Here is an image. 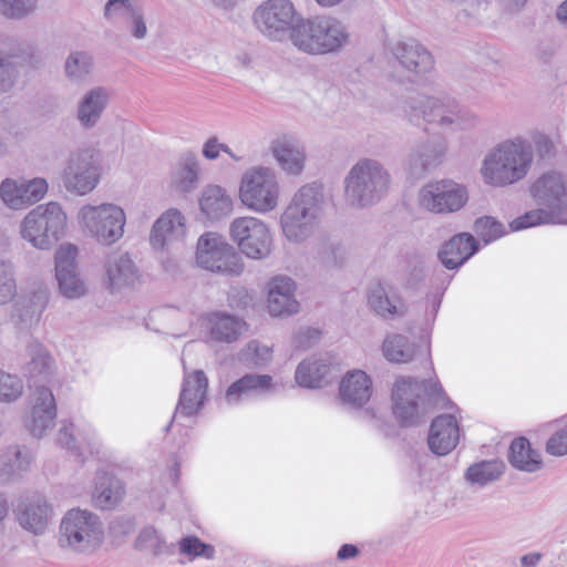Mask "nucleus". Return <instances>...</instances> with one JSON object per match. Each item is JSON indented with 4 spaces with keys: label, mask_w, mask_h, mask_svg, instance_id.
<instances>
[{
    "label": "nucleus",
    "mask_w": 567,
    "mask_h": 567,
    "mask_svg": "<svg viewBox=\"0 0 567 567\" xmlns=\"http://www.w3.org/2000/svg\"><path fill=\"white\" fill-rule=\"evenodd\" d=\"M37 9L38 0H0V14L9 20H23Z\"/></svg>",
    "instance_id": "nucleus-49"
},
{
    "label": "nucleus",
    "mask_w": 567,
    "mask_h": 567,
    "mask_svg": "<svg viewBox=\"0 0 567 567\" xmlns=\"http://www.w3.org/2000/svg\"><path fill=\"white\" fill-rule=\"evenodd\" d=\"M391 175L378 159H359L343 178V196L351 208L362 209L378 204L389 192Z\"/></svg>",
    "instance_id": "nucleus-6"
},
{
    "label": "nucleus",
    "mask_w": 567,
    "mask_h": 567,
    "mask_svg": "<svg viewBox=\"0 0 567 567\" xmlns=\"http://www.w3.org/2000/svg\"><path fill=\"white\" fill-rule=\"evenodd\" d=\"M178 550L181 555L188 557L189 560L197 558L212 560L216 556L215 547L204 543L195 535L182 537L178 542Z\"/></svg>",
    "instance_id": "nucleus-47"
},
{
    "label": "nucleus",
    "mask_w": 567,
    "mask_h": 567,
    "mask_svg": "<svg viewBox=\"0 0 567 567\" xmlns=\"http://www.w3.org/2000/svg\"><path fill=\"white\" fill-rule=\"evenodd\" d=\"M238 357L247 367H266L272 359V349L257 340H251L240 350Z\"/></svg>",
    "instance_id": "nucleus-48"
},
{
    "label": "nucleus",
    "mask_w": 567,
    "mask_h": 567,
    "mask_svg": "<svg viewBox=\"0 0 567 567\" xmlns=\"http://www.w3.org/2000/svg\"><path fill=\"white\" fill-rule=\"evenodd\" d=\"M431 460L432 458L426 453L414 454L409 464L408 477L416 484H423L429 481V463Z\"/></svg>",
    "instance_id": "nucleus-56"
},
{
    "label": "nucleus",
    "mask_w": 567,
    "mask_h": 567,
    "mask_svg": "<svg viewBox=\"0 0 567 567\" xmlns=\"http://www.w3.org/2000/svg\"><path fill=\"white\" fill-rule=\"evenodd\" d=\"M296 284L286 276L272 278L268 285V310L272 317L291 316L300 305L295 296Z\"/></svg>",
    "instance_id": "nucleus-23"
},
{
    "label": "nucleus",
    "mask_w": 567,
    "mask_h": 567,
    "mask_svg": "<svg viewBox=\"0 0 567 567\" xmlns=\"http://www.w3.org/2000/svg\"><path fill=\"white\" fill-rule=\"evenodd\" d=\"M321 332L316 328H303L295 334V346L299 349H308L320 339Z\"/></svg>",
    "instance_id": "nucleus-61"
},
{
    "label": "nucleus",
    "mask_w": 567,
    "mask_h": 567,
    "mask_svg": "<svg viewBox=\"0 0 567 567\" xmlns=\"http://www.w3.org/2000/svg\"><path fill=\"white\" fill-rule=\"evenodd\" d=\"M78 247L61 245L55 252V278L61 295L68 299H79L86 293V285L76 268Z\"/></svg>",
    "instance_id": "nucleus-19"
},
{
    "label": "nucleus",
    "mask_w": 567,
    "mask_h": 567,
    "mask_svg": "<svg viewBox=\"0 0 567 567\" xmlns=\"http://www.w3.org/2000/svg\"><path fill=\"white\" fill-rule=\"evenodd\" d=\"M25 351L29 357L27 371L30 377L45 378L53 362L45 347L39 340L30 338L27 341Z\"/></svg>",
    "instance_id": "nucleus-44"
},
{
    "label": "nucleus",
    "mask_w": 567,
    "mask_h": 567,
    "mask_svg": "<svg viewBox=\"0 0 567 567\" xmlns=\"http://www.w3.org/2000/svg\"><path fill=\"white\" fill-rule=\"evenodd\" d=\"M244 327V321L226 312L214 311L205 316V330L212 342H235L243 333Z\"/></svg>",
    "instance_id": "nucleus-32"
},
{
    "label": "nucleus",
    "mask_w": 567,
    "mask_h": 567,
    "mask_svg": "<svg viewBox=\"0 0 567 567\" xmlns=\"http://www.w3.org/2000/svg\"><path fill=\"white\" fill-rule=\"evenodd\" d=\"M326 205L323 186L312 182L301 186L291 197L280 217L285 238L290 243H303L320 225Z\"/></svg>",
    "instance_id": "nucleus-5"
},
{
    "label": "nucleus",
    "mask_w": 567,
    "mask_h": 567,
    "mask_svg": "<svg viewBox=\"0 0 567 567\" xmlns=\"http://www.w3.org/2000/svg\"><path fill=\"white\" fill-rule=\"evenodd\" d=\"M93 55L83 50L71 51L64 62V75L72 84L85 83L93 73Z\"/></svg>",
    "instance_id": "nucleus-41"
},
{
    "label": "nucleus",
    "mask_w": 567,
    "mask_h": 567,
    "mask_svg": "<svg viewBox=\"0 0 567 567\" xmlns=\"http://www.w3.org/2000/svg\"><path fill=\"white\" fill-rule=\"evenodd\" d=\"M173 186L182 193L196 188L199 179V163L195 155H186L179 166L172 173Z\"/></svg>",
    "instance_id": "nucleus-43"
},
{
    "label": "nucleus",
    "mask_w": 567,
    "mask_h": 567,
    "mask_svg": "<svg viewBox=\"0 0 567 567\" xmlns=\"http://www.w3.org/2000/svg\"><path fill=\"white\" fill-rule=\"evenodd\" d=\"M112 90L96 85L85 91L76 104L75 117L81 127L91 130L102 120L112 101Z\"/></svg>",
    "instance_id": "nucleus-20"
},
{
    "label": "nucleus",
    "mask_w": 567,
    "mask_h": 567,
    "mask_svg": "<svg viewBox=\"0 0 567 567\" xmlns=\"http://www.w3.org/2000/svg\"><path fill=\"white\" fill-rule=\"evenodd\" d=\"M536 152L540 157L549 156L554 153L555 146L549 136L538 133L533 137Z\"/></svg>",
    "instance_id": "nucleus-63"
},
{
    "label": "nucleus",
    "mask_w": 567,
    "mask_h": 567,
    "mask_svg": "<svg viewBox=\"0 0 567 567\" xmlns=\"http://www.w3.org/2000/svg\"><path fill=\"white\" fill-rule=\"evenodd\" d=\"M104 536L103 522L87 509L68 511L60 524L61 546L80 554L96 551L103 544Z\"/></svg>",
    "instance_id": "nucleus-10"
},
{
    "label": "nucleus",
    "mask_w": 567,
    "mask_h": 567,
    "mask_svg": "<svg viewBox=\"0 0 567 567\" xmlns=\"http://www.w3.org/2000/svg\"><path fill=\"white\" fill-rule=\"evenodd\" d=\"M19 79L17 65L8 58L0 56V95L10 93Z\"/></svg>",
    "instance_id": "nucleus-57"
},
{
    "label": "nucleus",
    "mask_w": 567,
    "mask_h": 567,
    "mask_svg": "<svg viewBox=\"0 0 567 567\" xmlns=\"http://www.w3.org/2000/svg\"><path fill=\"white\" fill-rule=\"evenodd\" d=\"M508 461L513 467L528 473H534L542 466L539 452L532 449L530 442L525 437H517L512 442Z\"/></svg>",
    "instance_id": "nucleus-40"
},
{
    "label": "nucleus",
    "mask_w": 567,
    "mask_h": 567,
    "mask_svg": "<svg viewBox=\"0 0 567 567\" xmlns=\"http://www.w3.org/2000/svg\"><path fill=\"white\" fill-rule=\"evenodd\" d=\"M56 417V403L52 391L47 386H37L30 416L25 420V426L31 434L41 437L53 427Z\"/></svg>",
    "instance_id": "nucleus-22"
},
{
    "label": "nucleus",
    "mask_w": 567,
    "mask_h": 567,
    "mask_svg": "<svg viewBox=\"0 0 567 567\" xmlns=\"http://www.w3.org/2000/svg\"><path fill=\"white\" fill-rule=\"evenodd\" d=\"M208 380L202 370H196L189 375H185L178 404L173 415L172 423L181 416L190 417L195 415L204 405Z\"/></svg>",
    "instance_id": "nucleus-21"
},
{
    "label": "nucleus",
    "mask_w": 567,
    "mask_h": 567,
    "mask_svg": "<svg viewBox=\"0 0 567 567\" xmlns=\"http://www.w3.org/2000/svg\"><path fill=\"white\" fill-rule=\"evenodd\" d=\"M229 234L241 254L250 259H265L272 250V236L268 225L252 216L235 218Z\"/></svg>",
    "instance_id": "nucleus-14"
},
{
    "label": "nucleus",
    "mask_w": 567,
    "mask_h": 567,
    "mask_svg": "<svg viewBox=\"0 0 567 567\" xmlns=\"http://www.w3.org/2000/svg\"><path fill=\"white\" fill-rule=\"evenodd\" d=\"M105 272V285L111 290L132 287L140 280L138 269L127 252L109 256Z\"/></svg>",
    "instance_id": "nucleus-31"
},
{
    "label": "nucleus",
    "mask_w": 567,
    "mask_h": 567,
    "mask_svg": "<svg viewBox=\"0 0 567 567\" xmlns=\"http://www.w3.org/2000/svg\"><path fill=\"white\" fill-rule=\"evenodd\" d=\"M318 254L327 267H340L347 258L346 249L337 241L322 244L318 249Z\"/></svg>",
    "instance_id": "nucleus-55"
},
{
    "label": "nucleus",
    "mask_w": 567,
    "mask_h": 567,
    "mask_svg": "<svg viewBox=\"0 0 567 567\" xmlns=\"http://www.w3.org/2000/svg\"><path fill=\"white\" fill-rule=\"evenodd\" d=\"M51 508L44 497L35 496L28 499L18 514L20 526L35 535L43 534L51 518Z\"/></svg>",
    "instance_id": "nucleus-37"
},
{
    "label": "nucleus",
    "mask_w": 567,
    "mask_h": 567,
    "mask_svg": "<svg viewBox=\"0 0 567 567\" xmlns=\"http://www.w3.org/2000/svg\"><path fill=\"white\" fill-rule=\"evenodd\" d=\"M81 230L103 246H111L124 236L126 214L113 203L85 204L76 215Z\"/></svg>",
    "instance_id": "nucleus-11"
},
{
    "label": "nucleus",
    "mask_w": 567,
    "mask_h": 567,
    "mask_svg": "<svg viewBox=\"0 0 567 567\" xmlns=\"http://www.w3.org/2000/svg\"><path fill=\"white\" fill-rule=\"evenodd\" d=\"M503 471L504 466L501 462L482 461L467 468L465 480L472 486L484 487L498 480Z\"/></svg>",
    "instance_id": "nucleus-45"
},
{
    "label": "nucleus",
    "mask_w": 567,
    "mask_h": 567,
    "mask_svg": "<svg viewBox=\"0 0 567 567\" xmlns=\"http://www.w3.org/2000/svg\"><path fill=\"white\" fill-rule=\"evenodd\" d=\"M532 195L540 206L515 218L509 227L513 231L545 224H561L567 213V181L556 171L542 174L532 185Z\"/></svg>",
    "instance_id": "nucleus-4"
},
{
    "label": "nucleus",
    "mask_w": 567,
    "mask_h": 567,
    "mask_svg": "<svg viewBox=\"0 0 567 567\" xmlns=\"http://www.w3.org/2000/svg\"><path fill=\"white\" fill-rule=\"evenodd\" d=\"M121 29L137 41L146 39L148 34V27L143 4H141L135 12L128 17V20Z\"/></svg>",
    "instance_id": "nucleus-53"
},
{
    "label": "nucleus",
    "mask_w": 567,
    "mask_h": 567,
    "mask_svg": "<svg viewBox=\"0 0 567 567\" xmlns=\"http://www.w3.org/2000/svg\"><path fill=\"white\" fill-rule=\"evenodd\" d=\"M392 54L415 83L425 84L434 71L432 53L414 40L398 42Z\"/></svg>",
    "instance_id": "nucleus-18"
},
{
    "label": "nucleus",
    "mask_w": 567,
    "mask_h": 567,
    "mask_svg": "<svg viewBox=\"0 0 567 567\" xmlns=\"http://www.w3.org/2000/svg\"><path fill=\"white\" fill-rule=\"evenodd\" d=\"M49 303V293L45 290H39L31 293L19 308V322L24 329L37 327Z\"/></svg>",
    "instance_id": "nucleus-42"
},
{
    "label": "nucleus",
    "mask_w": 567,
    "mask_h": 567,
    "mask_svg": "<svg viewBox=\"0 0 567 567\" xmlns=\"http://www.w3.org/2000/svg\"><path fill=\"white\" fill-rule=\"evenodd\" d=\"M141 4L138 0H107L103 11L104 18L121 29Z\"/></svg>",
    "instance_id": "nucleus-46"
},
{
    "label": "nucleus",
    "mask_w": 567,
    "mask_h": 567,
    "mask_svg": "<svg viewBox=\"0 0 567 567\" xmlns=\"http://www.w3.org/2000/svg\"><path fill=\"white\" fill-rule=\"evenodd\" d=\"M124 483L107 472H97L94 478L92 501L101 509L115 508L125 497Z\"/></svg>",
    "instance_id": "nucleus-34"
},
{
    "label": "nucleus",
    "mask_w": 567,
    "mask_h": 567,
    "mask_svg": "<svg viewBox=\"0 0 567 567\" xmlns=\"http://www.w3.org/2000/svg\"><path fill=\"white\" fill-rule=\"evenodd\" d=\"M97 439V432L91 424H75L72 421H64L58 432L56 440L62 447L76 454H83L86 449L96 444Z\"/></svg>",
    "instance_id": "nucleus-33"
},
{
    "label": "nucleus",
    "mask_w": 567,
    "mask_h": 567,
    "mask_svg": "<svg viewBox=\"0 0 567 567\" xmlns=\"http://www.w3.org/2000/svg\"><path fill=\"white\" fill-rule=\"evenodd\" d=\"M467 199L465 186L452 179L429 182L417 194L420 207L433 214L455 213L464 207Z\"/></svg>",
    "instance_id": "nucleus-15"
},
{
    "label": "nucleus",
    "mask_w": 567,
    "mask_h": 567,
    "mask_svg": "<svg viewBox=\"0 0 567 567\" xmlns=\"http://www.w3.org/2000/svg\"><path fill=\"white\" fill-rule=\"evenodd\" d=\"M329 371L330 361L327 358L311 357L299 363L295 379L303 388H322L328 383Z\"/></svg>",
    "instance_id": "nucleus-39"
},
{
    "label": "nucleus",
    "mask_w": 567,
    "mask_h": 567,
    "mask_svg": "<svg viewBox=\"0 0 567 567\" xmlns=\"http://www.w3.org/2000/svg\"><path fill=\"white\" fill-rule=\"evenodd\" d=\"M22 380L14 375L0 370V401L13 402L23 393Z\"/></svg>",
    "instance_id": "nucleus-54"
},
{
    "label": "nucleus",
    "mask_w": 567,
    "mask_h": 567,
    "mask_svg": "<svg viewBox=\"0 0 567 567\" xmlns=\"http://www.w3.org/2000/svg\"><path fill=\"white\" fill-rule=\"evenodd\" d=\"M460 440V427L454 415L443 414L436 416L429 434V447L436 455H446L453 451Z\"/></svg>",
    "instance_id": "nucleus-28"
},
{
    "label": "nucleus",
    "mask_w": 567,
    "mask_h": 567,
    "mask_svg": "<svg viewBox=\"0 0 567 567\" xmlns=\"http://www.w3.org/2000/svg\"><path fill=\"white\" fill-rule=\"evenodd\" d=\"M382 353L391 363L405 364L425 357L430 362V346L411 341L401 333H389L382 342Z\"/></svg>",
    "instance_id": "nucleus-24"
},
{
    "label": "nucleus",
    "mask_w": 567,
    "mask_h": 567,
    "mask_svg": "<svg viewBox=\"0 0 567 567\" xmlns=\"http://www.w3.org/2000/svg\"><path fill=\"white\" fill-rule=\"evenodd\" d=\"M61 182L72 195L84 196L94 190L100 182V169L93 155L86 150L72 152L62 169Z\"/></svg>",
    "instance_id": "nucleus-16"
},
{
    "label": "nucleus",
    "mask_w": 567,
    "mask_h": 567,
    "mask_svg": "<svg viewBox=\"0 0 567 567\" xmlns=\"http://www.w3.org/2000/svg\"><path fill=\"white\" fill-rule=\"evenodd\" d=\"M198 202L202 214L210 221L220 220L233 212V199L219 185L205 186Z\"/></svg>",
    "instance_id": "nucleus-38"
},
{
    "label": "nucleus",
    "mask_w": 567,
    "mask_h": 567,
    "mask_svg": "<svg viewBox=\"0 0 567 567\" xmlns=\"http://www.w3.org/2000/svg\"><path fill=\"white\" fill-rule=\"evenodd\" d=\"M445 152L446 145L443 141H427L420 144L409 157L411 175L419 178L437 167L443 162Z\"/></svg>",
    "instance_id": "nucleus-35"
},
{
    "label": "nucleus",
    "mask_w": 567,
    "mask_h": 567,
    "mask_svg": "<svg viewBox=\"0 0 567 567\" xmlns=\"http://www.w3.org/2000/svg\"><path fill=\"white\" fill-rule=\"evenodd\" d=\"M186 218L177 208L165 210L153 224L150 244L155 250L178 251L185 246Z\"/></svg>",
    "instance_id": "nucleus-17"
},
{
    "label": "nucleus",
    "mask_w": 567,
    "mask_h": 567,
    "mask_svg": "<svg viewBox=\"0 0 567 567\" xmlns=\"http://www.w3.org/2000/svg\"><path fill=\"white\" fill-rule=\"evenodd\" d=\"M403 116L412 124L424 122L443 131H470L480 125L478 115L445 95H414L402 103Z\"/></svg>",
    "instance_id": "nucleus-1"
},
{
    "label": "nucleus",
    "mask_w": 567,
    "mask_h": 567,
    "mask_svg": "<svg viewBox=\"0 0 567 567\" xmlns=\"http://www.w3.org/2000/svg\"><path fill=\"white\" fill-rule=\"evenodd\" d=\"M68 216L56 202L32 208L20 223V235L32 247L51 249L64 235Z\"/></svg>",
    "instance_id": "nucleus-8"
},
{
    "label": "nucleus",
    "mask_w": 567,
    "mask_h": 567,
    "mask_svg": "<svg viewBox=\"0 0 567 567\" xmlns=\"http://www.w3.org/2000/svg\"><path fill=\"white\" fill-rule=\"evenodd\" d=\"M240 203L257 214L275 210L280 200V185L274 168L256 165L247 168L239 181Z\"/></svg>",
    "instance_id": "nucleus-9"
},
{
    "label": "nucleus",
    "mask_w": 567,
    "mask_h": 567,
    "mask_svg": "<svg viewBox=\"0 0 567 567\" xmlns=\"http://www.w3.org/2000/svg\"><path fill=\"white\" fill-rule=\"evenodd\" d=\"M393 413L405 425L421 422L430 411L432 402L443 409H452L453 402L439 381H419L414 378H399L392 390Z\"/></svg>",
    "instance_id": "nucleus-3"
},
{
    "label": "nucleus",
    "mask_w": 567,
    "mask_h": 567,
    "mask_svg": "<svg viewBox=\"0 0 567 567\" xmlns=\"http://www.w3.org/2000/svg\"><path fill=\"white\" fill-rule=\"evenodd\" d=\"M301 18L291 0H266L254 12L256 28L264 37L275 42H292Z\"/></svg>",
    "instance_id": "nucleus-12"
},
{
    "label": "nucleus",
    "mask_w": 567,
    "mask_h": 567,
    "mask_svg": "<svg viewBox=\"0 0 567 567\" xmlns=\"http://www.w3.org/2000/svg\"><path fill=\"white\" fill-rule=\"evenodd\" d=\"M17 296V279L14 266L0 259V306H6Z\"/></svg>",
    "instance_id": "nucleus-50"
},
{
    "label": "nucleus",
    "mask_w": 567,
    "mask_h": 567,
    "mask_svg": "<svg viewBox=\"0 0 567 567\" xmlns=\"http://www.w3.org/2000/svg\"><path fill=\"white\" fill-rule=\"evenodd\" d=\"M546 451L555 456L567 454V420L557 429L546 443Z\"/></svg>",
    "instance_id": "nucleus-60"
},
{
    "label": "nucleus",
    "mask_w": 567,
    "mask_h": 567,
    "mask_svg": "<svg viewBox=\"0 0 567 567\" xmlns=\"http://www.w3.org/2000/svg\"><path fill=\"white\" fill-rule=\"evenodd\" d=\"M473 229L485 244L497 240L506 234L504 225L491 216L477 218Z\"/></svg>",
    "instance_id": "nucleus-52"
},
{
    "label": "nucleus",
    "mask_w": 567,
    "mask_h": 567,
    "mask_svg": "<svg viewBox=\"0 0 567 567\" xmlns=\"http://www.w3.org/2000/svg\"><path fill=\"white\" fill-rule=\"evenodd\" d=\"M270 152L286 175L300 176L302 174L307 155L300 143L287 136L278 137L271 142Z\"/></svg>",
    "instance_id": "nucleus-25"
},
{
    "label": "nucleus",
    "mask_w": 567,
    "mask_h": 567,
    "mask_svg": "<svg viewBox=\"0 0 567 567\" xmlns=\"http://www.w3.org/2000/svg\"><path fill=\"white\" fill-rule=\"evenodd\" d=\"M349 38L348 28L340 20L323 16L308 20L301 18L291 43L303 53L323 55L339 52Z\"/></svg>",
    "instance_id": "nucleus-7"
},
{
    "label": "nucleus",
    "mask_w": 567,
    "mask_h": 567,
    "mask_svg": "<svg viewBox=\"0 0 567 567\" xmlns=\"http://www.w3.org/2000/svg\"><path fill=\"white\" fill-rule=\"evenodd\" d=\"M370 308L382 319L392 320L405 315V303L392 288L383 282L371 286L368 293Z\"/></svg>",
    "instance_id": "nucleus-29"
},
{
    "label": "nucleus",
    "mask_w": 567,
    "mask_h": 567,
    "mask_svg": "<svg viewBox=\"0 0 567 567\" xmlns=\"http://www.w3.org/2000/svg\"><path fill=\"white\" fill-rule=\"evenodd\" d=\"M23 193L27 206L40 202L48 193V183L44 178L35 177L28 182H22Z\"/></svg>",
    "instance_id": "nucleus-59"
},
{
    "label": "nucleus",
    "mask_w": 567,
    "mask_h": 567,
    "mask_svg": "<svg viewBox=\"0 0 567 567\" xmlns=\"http://www.w3.org/2000/svg\"><path fill=\"white\" fill-rule=\"evenodd\" d=\"M544 555L538 551H530L519 558V567H538Z\"/></svg>",
    "instance_id": "nucleus-64"
},
{
    "label": "nucleus",
    "mask_w": 567,
    "mask_h": 567,
    "mask_svg": "<svg viewBox=\"0 0 567 567\" xmlns=\"http://www.w3.org/2000/svg\"><path fill=\"white\" fill-rule=\"evenodd\" d=\"M339 393L343 405L359 409L371 398L372 381L362 370L350 371L342 378Z\"/></svg>",
    "instance_id": "nucleus-30"
},
{
    "label": "nucleus",
    "mask_w": 567,
    "mask_h": 567,
    "mask_svg": "<svg viewBox=\"0 0 567 567\" xmlns=\"http://www.w3.org/2000/svg\"><path fill=\"white\" fill-rule=\"evenodd\" d=\"M221 152H228V145L219 142L216 136L209 137L203 145V156L209 161L217 159Z\"/></svg>",
    "instance_id": "nucleus-62"
},
{
    "label": "nucleus",
    "mask_w": 567,
    "mask_h": 567,
    "mask_svg": "<svg viewBox=\"0 0 567 567\" xmlns=\"http://www.w3.org/2000/svg\"><path fill=\"white\" fill-rule=\"evenodd\" d=\"M164 546L162 535L152 526L143 528L136 539V547L140 549L158 553Z\"/></svg>",
    "instance_id": "nucleus-58"
},
{
    "label": "nucleus",
    "mask_w": 567,
    "mask_h": 567,
    "mask_svg": "<svg viewBox=\"0 0 567 567\" xmlns=\"http://www.w3.org/2000/svg\"><path fill=\"white\" fill-rule=\"evenodd\" d=\"M478 250L476 239L467 233L452 237L440 250L439 257L447 269H456Z\"/></svg>",
    "instance_id": "nucleus-36"
},
{
    "label": "nucleus",
    "mask_w": 567,
    "mask_h": 567,
    "mask_svg": "<svg viewBox=\"0 0 567 567\" xmlns=\"http://www.w3.org/2000/svg\"><path fill=\"white\" fill-rule=\"evenodd\" d=\"M196 262L207 271L226 276H239L244 270L240 255L221 235L214 231L198 238Z\"/></svg>",
    "instance_id": "nucleus-13"
},
{
    "label": "nucleus",
    "mask_w": 567,
    "mask_h": 567,
    "mask_svg": "<svg viewBox=\"0 0 567 567\" xmlns=\"http://www.w3.org/2000/svg\"><path fill=\"white\" fill-rule=\"evenodd\" d=\"M276 389L272 377L268 374L248 373L233 382L226 390L225 400L228 404L272 393Z\"/></svg>",
    "instance_id": "nucleus-26"
},
{
    "label": "nucleus",
    "mask_w": 567,
    "mask_h": 567,
    "mask_svg": "<svg viewBox=\"0 0 567 567\" xmlns=\"http://www.w3.org/2000/svg\"><path fill=\"white\" fill-rule=\"evenodd\" d=\"M534 161L532 144L520 137L504 140L485 155L480 173L492 187H506L524 179Z\"/></svg>",
    "instance_id": "nucleus-2"
},
{
    "label": "nucleus",
    "mask_w": 567,
    "mask_h": 567,
    "mask_svg": "<svg viewBox=\"0 0 567 567\" xmlns=\"http://www.w3.org/2000/svg\"><path fill=\"white\" fill-rule=\"evenodd\" d=\"M0 198L11 209L27 207L22 183L12 178H6L0 184Z\"/></svg>",
    "instance_id": "nucleus-51"
},
{
    "label": "nucleus",
    "mask_w": 567,
    "mask_h": 567,
    "mask_svg": "<svg viewBox=\"0 0 567 567\" xmlns=\"http://www.w3.org/2000/svg\"><path fill=\"white\" fill-rule=\"evenodd\" d=\"M34 455L27 446L10 445L0 451V480L17 482L23 478L32 467Z\"/></svg>",
    "instance_id": "nucleus-27"
}]
</instances>
